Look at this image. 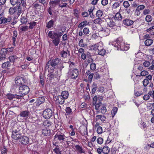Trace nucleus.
Here are the masks:
<instances>
[{"label": "nucleus", "mask_w": 154, "mask_h": 154, "mask_svg": "<svg viewBox=\"0 0 154 154\" xmlns=\"http://www.w3.org/2000/svg\"><path fill=\"white\" fill-rule=\"evenodd\" d=\"M69 63H71L69 66V76L72 79H75L79 75V72L77 69L74 68V63L71 62H69Z\"/></svg>", "instance_id": "f257e3e1"}, {"label": "nucleus", "mask_w": 154, "mask_h": 154, "mask_svg": "<svg viewBox=\"0 0 154 154\" xmlns=\"http://www.w3.org/2000/svg\"><path fill=\"white\" fill-rule=\"evenodd\" d=\"M30 91L29 87L26 85H22L20 86L19 88L18 92L17 93L18 96H20V98L23 96L27 94Z\"/></svg>", "instance_id": "f03ea898"}, {"label": "nucleus", "mask_w": 154, "mask_h": 154, "mask_svg": "<svg viewBox=\"0 0 154 154\" xmlns=\"http://www.w3.org/2000/svg\"><path fill=\"white\" fill-rule=\"evenodd\" d=\"M60 62V60L58 58L53 59L52 60H49L46 65V68H50L51 69H54L56 66Z\"/></svg>", "instance_id": "7ed1b4c3"}, {"label": "nucleus", "mask_w": 154, "mask_h": 154, "mask_svg": "<svg viewBox=\"0 0 154 154\" xmlns=\"http://www.w3.org/2000/svg\"><path fill=\"white\" fill-rule=\"evenodd\" d=\"M67 98V92L66 91H64L62 92L61 96H58L56 99V101L57 103L60 104H63L65 100Z\"/></svg>", "instance_id": "20e7f679"}, {"label": "nucleus", "mask_w": 154, "mask_h": 154, "mask_svg": "<svg viewBox=\"0 0 154 154\" xmlns=\"http://www.w3.org/2000/svg\"><path fill=\"white\" fill-rule=\"evenodd\" d=\"M115 48L116 50H125V49L124 48L125 45L123 42H120L119 40H117L114 42L112 44Z\"/></svg>", "instance_id": "39448f33"}, {"label": "nucleus", "mask_w": 154, "mask_h": 154, "mask_svg": "<svg viewBox=\"0 0 154 154\" xmlns=\"http://www.w3.org/2000/svg\"><path fill=\"white\" fill-rule=\"evenodd\" d=\"M53 111L50 109H46L43 112V116L45 119H50L53 115Z\"/></svg>", "instance_id": "423d86ee"}, {"label": "nucleus", "mask_w": 154, "mask_h": 154, "mask_svg": "<svg viewBox=\"0 0 154 154\" xmlns=\"http://www.w3.org/2000/svg\"><path fill=\"white\" fill-rule=\"evenodd\" d=\"M20 131V130L18 128L17 129L13 130L11 135L12 138L15 140L19 139L21 135V133Z\"/></svg>", "instance_id": "0eeeda50"}, {"label": "nucleus", "mask_w": 154, "mask_h": 154, "mask_svg": "<svg viewBox=\"0 0 154 154\" xmlns=\"http://www.w3.org/2000/svg\"><path fill=\"white\" fill-rule=\"evenodd\" d=\"M15 82L17 86H20L25 83L24 79L22 77L17 76L15 79Z\"/></svg>", "instance_id": "6e6552de"}, {"label": "nucleus", "mask_w": 154, "mask_h": 154, "mask_svg": "<svg viewBox=\"0 0 154 154\" xmlns=\"http://www.w3.org/2000/svg\"><path fill=\"white\" fill-rule=\"evenodd\" d=\"M98 31L101 32L103 36H108L110 33V30L107 28H103L102 27H101L100 29H98Z\"/></svg>", "instance_id": "1a4fd4ad"}, {"label": "nucleus", "mask_w": 154, "mask_h": 154, "mask_svg": "<svg viewBox=\"0 0 154 154\" xmlns=\"http://www.w3.org/2000/svg\"><path fill=\"white\" fill-rule=\"evenodd\" d=\"M19 141L21 143L25 145H26L29 143V138L26 136L20 137Z\"/></svg>", "instance_id": "9d476101"}, {"label": "nucleus", "mask_w": 154, "mask_h": 154, "mask_svg": "<svg viewBox=\"0 0 154 154\" xmlns=\"http://www.w3.org/2000/svg\"><path fill=\"white\" fill-rule=\"evenodd\" d=\"M65 138L64 135L62 134H60V133H57L54 136V140H59V141H60L61 142H62L64 141Z\"/></svg>", "instance_id": "9b49d317"}, {"label": "nucleus", "mask_w": 154, "mask_h": 154, "mask_svg": "<svg viewBox=\"0 0 154 154\" xmlns=\"http://www.w3.org/2000/svg\"><path fill=\"white\" fill-rule=\"evenodd\" d=\"M103 44L102 42H99L97 44L92 45L90 46L89 48L91 50H98V49H101L100 48L102 46Z\"/></svg>", "instance_id": "f8f14e48"}, {"label": "nucleus", "mask_w": 154, "mask_h": 154, "mask_svg": "<svg viewBox=\"0 0 154 154\" xmlns=\"http://www.w3.org/2000/svg\"><path fill=\"white\" fill-rule=\"evenodd\" d=\"M12 18L11 16H8L6 18L4 17H2L0 18V24L6 23L8 22H10Z\"/></svg>", "instance_id": "ddd939ff"}, {"label": "nucleus", "mask_w": 154, "mask_h": 154, "mask_svg": "<svg viewBox=\"0 0 154 154\" xmlns=\"http://www.w3.org/2000/svg\"><path fill=\"white\" fill-rule=\"evenodd\" d=\"M62 35L60 34V35L58 34L57 33L53 31H49L48 33V36L52 39H54L58 37H60Z\"/></svg>", "instance_id": "4468645a"}, {"label": "nucleus", "mask_w": 154, "mask_h": 154, "mask_svg": "<svg viewBox=\"0 0 154 154\" xmlns=\"http://www.w3.org/2000/svg\"><path fill=\"white\" fill-rule=\"evenodd\" d=\"M7 98L9 100H13L14 98H16L17 99H20V96H18V95L15 94H8L7 95Z\"/></svg>", "instance_id": "2eb2a0df"}, {"label": "nucleus", "mask_w": 154, "mask_h": 154, "mask_svg": "<svg viewBox=\"0 0 154 154\" xmlns=\"http://www.w3.org/2000/svg\"><path fill=\"white\" fill-rule=\"evenodd\" d=\"M134 23L133 21L130 20L129 19H125L123 20V24L127 26H131Z\"/></svg>", "instance_id": "dca6fc26"}, {"label": "nucleus", "mask_w": 154, "mask_h": 154, "mask_svg": "<svg viewBox=\"0 0 154 154\" xmlns=\"http://www.w3.org/2000/svg\"><path fill=\"white\" fill-rule=\"evenodd\" d=\"M20 21L22 24H26L27 22L26 15L23 13L21 16Z\"/></svg>", "instance_id": "f3484780"}, {"label": "nucleus", "mask_w": 154, "mask_h": 154, "mask_svg": "<svg viewBox=\"0 0 154 154\" xmlns=\"http://www.w3.org/2000/svg\"><path fill=\"white\" fill-rule=\"evenodd\" d=\"M29 114V112L26 110L22 111L20 113V116L24 118H27Z\"/></svg>", "instance_id": "a211bd4d"}, {"label": "nucleus", "mask_w": 154, "mask_h": 154, "mask_svg": "<svg viewBox=\"0 0 154 154\" xmlns=\"http://www.w3.org/2000/svg\"><path fill=\"white\" fill-rule=\"evenodd\" d=\"M42 134L45 136H48L50 135L51 130L47 128H44L42 130Z\"/></svg>", "instance_id": "6ab92c4d"}, {"label": "nucleus", "mask_w": 154, "mask_h": 154, "mask_svg": "<svg viewBox=\"0 0 154 154\" xmlns=\"http://www.w3.org/2000/svg\"><path fill=\"white\" fill-rule=\"evenodd\" d=\"M106 119L105 116L104 115H98L96 116L95 119L96 121L100 120L102 122H104Z\"/></svg>", "instance_id": "aec40b11"}, {"label": "nucleus", "mask_w": 154, "mask_h": 154, "mask_svg": "<svg viewBox=\"0 0 154 154\" xmlns=\"http://www.w3.org/2000/svg\"><path fill=\"white\" fill-rule=\"evenodd\" d=\"M153 42V41L151 39H146L144 42L145 45L147 46H149L152 45Z\"/></svg>", "instance_id": "412c9836"}, {"label": "nucleus", "mask_w": 154, "mask_h": 154, "mask_svg": "<svg viewBox=\"0 0 154 154\" xmlns=\"http://www.w3.org/2000/svg\"><path fill=\"white\" fill-rule=\"evenodd\" d=\"M54 122L55 128L57 129L60 128L61 125V123L56 119L54 121Z\"/></svg>", "instance_id": "4be33fe9"}, {"label": "nucleus", "mask_w": 154, "mask_h": 154, "mask_svg": "<svg viewBox=\"0 0 154 154\" xmlns=\"http://www.w3.org/2000/svg\"><path fill=\"white\" fill-rule=\"evenodd\" d=\"M100 49H98V54L101 55H104L105 54L106 51L105 50L103 49V45L101 46Z\"/></svg>", "instance_id": "5701e85b"}, {"label": "nucleus", "mask_w": 154, "mask_h": 154, "mask_svg": "<svg viewBox=\"0 0 154 154\" xmlns=\"http://www.w3.org/2000/svg\"><path fill=\"white\" fill-rule=\"evenodd\" d=\"M110 151V149L107 146H105L102 149V152L105 154H108Z\"/></svg>", "instance_id": "b1692460"}, {"label": "nucleus", "mask_w": 154, "mask_h": 154, "mask_svg": "<svg viewBox=\"0 0 154 154\" xmlns=\"http://www.w3.org/2000/svg\"><path fill=\"white\" fill-rule=\"evenodd\" d=\"M53 123L52 122L48 120H46L44 122V124L45 126L47 127H51L53 125Z\"/></svg>", "instance_id": "393cba45"}, {"label": "nucleus", "mask_w": 154, "mask_h": 154, "mask_svg": "<svg viewBox=\"0 0 154 154\" xmlns=\"http://www.w3.org/2000/svg\"><path fill=\"white\" fill-rule=\"evenodd\" d=\"M122 17L120 14L119 12H117L115 16V19L118 21L121 20L122 19Z\"/></svg>", "instance_id": "a878e982"}, {"label": "nucleus", "mask_w": 154, "mask_h": 154, "mask_svg": "<svg viewBox=\"0 0 154 154\" xmlns=\"http://www.w3.org/2000/svg\"><path fill=\"white\" fill-rule=\"evenodd\" d=\"M87 25V21L86 20H85L80 23L78 27L79 28H80L81 29H82L84 27L86 26Z\"/></svg>", "instance_id": "bb28decb"}, {"label": "nucleus", "mask_w": 154, "mask_h": 154, "mask_svg": "<svg viewBox=\"0 0 154 154\" xmlns=\"http://www.w3.org/2000/svg\"><path fill=\"white\" fill-rule=\"evenodd\" d=\"M107 24L108 26L110 27H113L116 25L115 23L112 19L109 20V21L108 22Z\"/></svg>", "instance_id": "cd10ccee"}, {"label": "nucleus", "mask_w": 154, "mask_h": 154, "mask_svg": "<svg viewBox=\"0 0 154 154\" xmlns=\"http://www.w3.org/2000/svg\"><path fill=\"white\" fill-rule=\"evenodd\" d=\"M103 14V11L100 10H99L97 11L96 14V16L98 18H100L102 17Z\"/></svg>", "instance_id": "c85d7f7f"}, {"label": "nucleus", "mask_w": 154, "mask_h": 154, "mask_svg": "<svg viewBox=\"0 0 154 154\" xmlns=\"http://www.w3.org/2000/svg\"><path fill=\"white\" fill-rule=\"evenodd\" d=\"M119 4L118 2H115L112 6V9L113 11H115L116 9L119 7Z\"/></svg>", "instance_id": "c756f323"}, {"label": "nucleus", "mask_w": 154, "mask_h": 154, "mask_svg": "<svg viewBox=\"0 0 154 154\" xmlns=\"http://www.w3.org/2000/svg\"><path fill=\"white\" fill-rule=\"evenodd\" d=\"M118 111V108L117 107H114L113 108L112 111V117H113L116 114V113Z\"/></svg>", "instance_id": "7c9ffc66"}, {"label": "nucleus", "mask_w": 154, "mask_h": 154, "mask_svg": "<svg viewBox=\"0 0 154 154\" xmlns=\"http://www.w3.org/2000/svg\"><path fill=\"white\" fill-rule=\"evenodd\" d=\"M48 77L50 80H52L54 77H56V75L54 73H53L52 72H51L48 75Z\"/></svg>", "instance_id": "2f4dec72"}, {"label": "nucleus", "mask_w": 154, "mask_h": 154, "mask_svg": "<svg viewBox=\"0 0 154 154\" xmlns=\"http://www.w3.org/2000/svg\"><path fill=\"white\" fill-rule=\"evenodd\" d=\"M18 57L16 56L12 55L10 56L9 57V59L10 62H14L15 60L17 59Z\"/></svg>", "instance_id": "473e14b6"}, {"label": "nucleus", "mask_w": 154, "mask_h": 154, "mask_svg": "<svg viewBox=\"0 0 154 154\" xmlns=\"http://www.w3.org/2000/svg\"><path fill=\"white\" fill-rule=\"evenodd\" d=\"M29 26L28 27L29 28L32 29L36 25V23L34 21H32L29 23Z\"/></svg>", "instance_id": "72a5a7b5"}, {"label": "nucleus", "mask_w": 154, "mask_h": 154, "mask_svg": "<svg viewBox=\"0 0 154 154\" xmlns=\"http://www.w3.org/2000/svg\"><path fill=\"white\" fill-rule=\"evenodd\" d=\"M77 150L80 153H82L84 152V151L82 149L81 146L79 145H76L75 146Z\"/></svg>", "instance_id": "f704fd0d"}, {"label": "nucleus", "mask_w": 154, "mask_h": 154, "mask_svg": "<svg viewBox=\"0 0 154 154\" xmlns=\"http://www.w3.org/2000/svg\"><path fill=\"white\" fill-rule=\"evenodd\" d=\"M152 17L149 15H147L145 17V20L147 22H150L152 20Z\"/></svg>", "instance_id": "c9c22d12"}, {"label": "nucleus", "mask_w": 154, "mask_h": 154, "mask_svg": "<svg viewBox=\"0 0 154 154\" xmlns=\"http://www.w3.org/2000/svg\"><path fill=\"white\" fill-rule=\"evenodd\" d=\"M16 9L15 8H11L9 10V12L10 14L13 15L16 12Z\"/></svg>", "instance_id": "e433bc0d"}, {"label": "nucleus", "mask_w": 154, "mask_h": 154, "mask_svg": "<svg viewBox=\"0 0 154 154\" xmlns=\"http://www.w3.org/2000/svg\"><path fill=\"white\" fill-rule=\"evenodd\" d=\"M59 37H58L54 38L55 39L53 40V43L56 46H57L59 43L60 40L59 38Z\"/></svg>", "instance_id": "4c0bfd02"}, {"label": "nucleus", "mask_w": 154, "mask_h": 154, "mask_svg": "<svg viewBox=\"0 0 154 154\" xmlns=\"http://www.w3.org/2000/svg\"><path fill=\"white\" fill-rule=\"evenodd\" d=\"M53 151L56 154H60V151L58 146L56 147L54 149H53Z\"/></svg>", "instance_id": "58836bf2"}, {"label": "nucleus", "mask_w": 154, "mask_h": 154, "mask_svg": "<svg viewBox=\"0 0 154 154\" xmlns=\"http://www.w3.org/2000/svg\"><path fill=\"white\" fill-rule=\"evenodd\" d=\"M20 5V4L19 5ZM16 11H17V14L19 16L22 12V8L20 6H19L17 7V8Z\"/></svg>", "instance_id": "ea45409f"}, {"label": "nucleus", "mask_w": 154, "mask_h": 154, "mask_svg": "<svg viewBox=\"0 0 154 154\" xmlns=\"http://www.w3.org/2000/svg\"><path fill=\"white\" fill-rule=\"evenodd\" d=\"M150 64V63L149 61L147 60H145L143 63V66L145 67H149Z\"/></svg>", "instance_id": "a19ab883"}, {"label": "nucleus", "mask_w": 154, "mask_h": 154, "mask_svg": "<svg viewBox=\"0 0 154 154\" xmlns=\"http://www.w3.org/2000/svg\"><path fill=\"white\" fill-rule=\"evenodd\" d=\"M10 63L8 62H6L3 63L2 65V67L3 68H7L9 66Z\"/></svg>", "instance_id": "79ce46f5"}, {"label": "nucleus", "mask_w": 154, "mask_h": 154, "mask_svg": "<svg viewBox=\"0 0 154 154\" xmlns=\"http://www.w3.org/2000/svg\"><path fill=\"white\" fill-rule=\"evenodd\" d=\"M90 67L91 69L92 70H94L96 68V65L94 63H92L91 64Z\"/></svg>", "instance_id": "37998d69"}, {"label": "nucleus", "mask_w": 154, "mask_h": 154, "mask_svg": "<svg viewBox=\"0 0 154 154\" xmlns=\"http://www.w3.org/2000/svg\"><path fill=\"white\" fill-rule=\"evenodd\" d=\"M61 3L60 4L59 6L60 7H61L62 8H65V9H66V6L67 5V2H61Z\"/></svg>", "instance_id": "c03bdc74"}, {"label": "nucleus", "mask_w": 154, "mask_h": 154, "mask_svg": "<svg viewBox=\"0 0 154 154\" xmlns=\"http://www.w3.org/2000/svg\"><path fill=\"white\" fill-rule=\"evenodd\" d=\"M54 23V21L53 20H51L47 24V27L48 28H50L52 27Z\"/></svg>", "instance_id": "a18cd8bd"}, {"label": "nucleus", "mask_w": 154, "mask_h": 154, "mask_svg": "<svg viewBox=\"0 0 154 154\" xmlns=\"http://www.w3.org/2000/svg\"><path fill=\"white\" fill-rule=\"evenodd\" d=\"M29 29L28 26H23L21 27L20 29L21 32L25 31Z\"/></svg>", "instance_id": "49530a36"}, {"label": "nucleus", "mask_w": 154, "mask_h": 154, "mask_svg": "<svg viewBox=\"0 0 154 154\" xmlns=\"http://www.w3.org/2000/svg\"><path fill=\"white\" fill-rule=\"evenodd\" d=\"M17 35V32L16 31H14L13 32V35L12 36V40H16Z\"/></svg>", "instance_id": "de8ad7c7"}, {"label": "nucleus", "mask_w": 154, "mask_h": 154, "mask_svg": "<svg viewBox=\"0 0 154 154\" xmlns=\"http://www.w3.org/2000/svg\"><path fill=\"white\" fill-rule=\"evenodd\" d=\"M101 113L103 114H105L106 112L107 109L105 106H103L101 108Z\"/></svg>", "instance_id": "09e8293b"}, {"label": "nucleus", "mask_w": 154, "mask_h": 154, "mask_svg": "<svg viewBox=\"0 0 154 154\" xmlns=\"http://www.w3.org/2000/svg\"><path fill=\"white\" fill-rule=\"evenodd\" d=\"M101 22V19L99 18H97L93 20L94 23L100 24Z\"/></svg>", "instance_id": "8fccbe9b"}, {"label": "nucleus", "mask_w": 154, "mask_h": 154, "mask_svg": "<svg viewBox=\"0 0 154 154\" xmlns=\"http://www.w3.org/2000/svg\"><path fill=\"white\" fill-rule=\"evenodd\" d=\"M79 45L80 47L83 48L85 46V45L83 43V40L81 39L79 42Z\"/></svg>", "instance_id": "3c124183"}, {"label": "nucleus", "mask_w": 154, "mask_h": 154, "mask_svg": "<svg viewBox=\"0 0 154 154\" xmlns=\"http://www.w3.org/2000/svg\"><path fill=\"white\" fill-rule=\"evenodd\" d=\"M149 82V80L147 79H145L143 81V85L145 87L146 86L148 85Z\"/></svg>", "instance_id": "603ef678"}, {"label": "nucleus", "mask_w": 154, "mask_h": 154, "mask_svg": "<svg viewBox=\"0 0 154 154\" xmlns=\"http://www.w3.org/2000/svg\"><path fill=\"white\" fill-rule=\"evenodd\" d=\"M149 74L148 72L146 70L142 71L140 74V75L142 76H145L148 75Z\"/></svg>", "instance_id": "864d4df0"}, {"label": "nucleus", "mask_w": 154, "mask_h": 154, "mask_svg": "<svg viewBox=\"0 0 154 154\" xmlns=\"http://www.w3.org/2000/svg\"><path fill=\"white\" fill-rule=\"evenodd\" d=\"M150 11L148 9H145L143 11V14L144 15H146L148 14L150 12Z\"/></svg>", "instance_id": "5fc2aeb1"}, {"label": "nucleus", "mask_w": 154, "mask_h": 154, "mask_svg": "<svg viewBox=\"0 0 154 154\" xmlns=\"http://www.w3.org/2000/svg\"><path fill=\"white\" fill-rule=\"evenodd\" d=\"M102 128L100 126L98 127L97 130V133L98 134H101L102 133Z\"/></svg>", "instance_id": "6e6d98bb"}, {"label": "nucleus", "mask_w": 154, "mask_h": 154, "mask_svg": "<svg viewBox=\"0 0 154 154\" xmlns=\"http://www.w3.org/2000/svg\"><path fill=\"white\" fill-rule=\"evenodd\" d=\"M94 75V78L95 79H98L100 78V75L98 72H96Z\"/></svg>", "instance_id": "4d7b16f0"}, {"label": "nucleus", "mask_w": 154, "mask_h": 154, "mask_svg": "<svg viewBox=\"0 0 154 154\" xmlns=\"http://www.w3.org/2000/svg\"><path fill=\"white\" fill-rule=\"evenodd\" d=\"M151 97L150 96L149 94H145L143 97V99L145 100H147L149 99Z\"/></svg>", "instance_id": "13d9d810"}, {"label": "nucleus", "mask_w": 154, "mask_h": 154, "mask_svg": "<svg viewBox=\"0 0 154 154\" xmlns=\"http://www.w3.org/2000/svg\"><path fill=\"white\" fill-rule=\"evenodd\" d=\"M124 7L125 8H128L130 6V5L128 1H124L123 3Z\"/></svg>", "instance_id": "bf43d9fd"}, {"label": "nucleus", "mask_w": 154, "mask_h": 154, "mask_svg": "<svg viewBox=\"0 0 154 154\" xmlns=\"http://www.w3.org/2000/svg\"><path fill=\"white\" fill-rule=\"evenodd\" d=\"M98 143L101 144L103 142V139L101 137H99L97 140Z\"/></svg>", "instance_id": "052dcab7"}, {"label": "nucleus", "mask_w": 154, "mask_h": 154, "mask_svg": "<svg viewBox=\"0 0 154 154\" xmlns=\"http://www.w3.org/2000/svg\"><path fill=\"white\" fill-rule=\"evenodd\" d=\"M83 33L85 35H87L89 33V30L88 28H85L83 30Z\"/></svg>", "instance_id": "680f3d73"}, {"label": "nucleus", "mask_w": 154, "mask_h": 154, "mask_svg": "<svg viewBox=\"0 0 154 154\" xmlns=\"http://www.w3.org/2000/svg\"><path fill=\"white\" fill-rule=\"evenodd\" d=\"M145 8V6L143 5H140L137 6V9L139 10L140 11H141L143 10Z\"/></svg>", "instance_id": "e2e57ef3"}, {"label": "nucleus", "mask_w": 154, "mask_h": 154, "mask_svg": "<svg viewBox=\"0 0 154 154\" xmlns=\"http://www.w3.org/2000/svg\"><path fill=\"white\" fill-rule=\"evenodd\" d=\"M148 94H149L153 99L154 98V90L152 91H149L148 92Z\"/></svg>", "instance_id": "0e129e2a"}, {"label": "nucleus", "mask_w": 154, "mask_h": 154, "mask_svg": "<svg viewBox=\"0 0 154 154\" xmlns=\"http://www.w3.org/2000/svg\"><path fill=\"white\" fill-rule=\"evenodd\" d=\"M67 53L65 51H63L61 53L62 57L63 58H66L67 56Z\"/></svg>", "instance_id": "69168bd1"}, {"label": "nucleus", "mask_w": 154, "mask_h": 154, "mask_svg": "<svg viewBox=\"0 0 154 154\" xmlns=\"http://www.w3.org/2000/svg\"><path fill=\"white\" fill-rule=\"evenodd\" d=\"M140 11L136 8L134 11L135 15L137 16H140L141 14V12Z\"/></svg>", "instance_id": "338daca9"}, {"label": "nucleus", "mask_w": 154, "mask_h": 154, "mask_svg": "<svg viewBox=\"0 0 154 154\" xmlns=\"http://www.w3.org/2000/svg\"><path fill=\"white\" fill-rule=\"evenodd\" d=\"M151 64V65L149 67L148 69L150 70H152L154 69V60L152 61Z\"/></svg>", "instance_id": "774afa93"}]
</instances>
